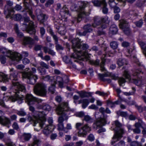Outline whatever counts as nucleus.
<instances>
[{"label":"nucleus","instance_id":"obj_45","mask_svg":"<svg viewBox=\"0 0 146 146\" xmlns=\"http://www.w3.org/2000/svg\"><path fill=\"white\" fill-rule=\"evenodd\" d=\"M118 44L116 42L113 41L110 43V46L111 48L113 49H116L118 47Z\"/></svg>","mask_w":146,"mask_h":146},{"label":"nucleus","instance_id":"obj_15","mask_svg":"<svg viewBox=\"0 0 146 146\" xmlns=\"http://www.w3.org/2000/svg\"><path fill=\"white\" fill-rule=\"evenodd\" d=\"M23 74L24 77L27 78V82L30 84H34L38 79L37 75L33 74L31 72H25Z\"/></svg>","mask_w":146,"mask_h":146},{"label":"nucleus","instance_id":"obj_34","mask_svg":"<svg viewBox=\"0 0 146 146\" xmlns=\"http://www.w3.org/2000/svg\"><path fill=\"white\" fill-rule=\"evenodd\" d=\"M25 9L27 10V12H29V15L31 16L33 19H34L35 18V16L34 15H33V11H32V8L31 6H25Z\"/></svg>","mask_w":146,"mask_h":146},{"label":"nucleus","instance_id":"obj_46","mask_svg":"<svg viewBox=\"0 0 146 146\" xmlns=\"http://www.w3.org/2000/svg\"><path fill=\"white\" fill-rule=\"evenodd\" d=\"M134 23L137 27L140 28L141 27L143 24V20L142 19H141L139 21L134 22Z\"/></svg>","mask_w":146,"mask_h":146},{"label":"nucleus","instance_id":"obj_40","mask_svg":"<svg viewBox=\"0 0 146 146\" xmlns=\"http://www.w3.org/2000/svg\"><path fill=\"white\" fill-rule=\"evenodd\" d=\"M54 78L55 79V76L50 77L49 76H45L43 77V79L44 80L51 82V83H53V80Z\"/></svg>","mask_w":146,"mask_h":146},{"label":"nucleus","instance_id":"obj_37","mask_svg":"<svg viewBox=\"0 0 146 146\" xmlns=\"http://www.w3.org/2000/svg\"><path fill=\"white\" fill-rule=\"evenodd\" d=\"M11 18H13V19L16 21H19L22 18V15L19 14H16L13 16H12L11 14V16L10 17Z\"/></svg>","mask_w":146,"mask_h":146},{"label":"nucleus","instance_id":"obj_56","mask_svg":"<svg viewBox=\"0 0 146 146\" xmlns=\"http://www.w3.org/2000/svg\"><path fill=\"white\" fill-rule=\"evenodd\" d=\"M53 0H48L45 4V6L47 7L52 4L54 3Z\"/></svg>","mask_w":146,"mask_h":146},{"label":"nucleus","instance_id":"obj_62","mask_svg":"<svg viewBox=\"0 0 146 146\" xmlns=\"http://www.w3.org/2000/svg\"><path fill=\"white\" fill-rule=\"evenodd\" d=\"M125 143L123 141H120L117 144L113 146H125Z\"/></svg>","mask_w":146,"mask_h":146},{"label":"nucleus","instance_id":"obj_63","mask_svg":"<svg viewBox=\"0 0 146 146\" xmlns=\"http://www.w3.org/2000/svg\"><path fill=\"white\" fill-rule=\"evenodd\" d=\"M41 36L42 37L45 33V30L43 27H41L40 29Z\"/></svg>","mask_w":146,"mask_h":146},{"label":"nucleus","instance_id":"obj_19","mask_svg":"<svg viewBox=\"0 0 146 146\" xmlns=\"http://www.w3.org/2000/svg\"><path fill=\"white\" fill-rule=\"evenodd\" d=\"M36 13L37 19L40 23H43L47 20L48 16L45 14H43L40 9H36Z\"/></svg>","mask_w":146,"mask_h":146},{"label":"nucleus","instance_id":"obj_16","mask_svg":"<svg viewBox=\"0 0 146 146\" xmlns=\"http://www.w3.org/2000/svg\"><path fill=\"white\" fill-rule=\"evenodd\" d=\"M141 73V70L135 69L133 74V77H135L137 78V79L136 78H133V82L137 86H139L143 84L144 81L141 80V78L139 77V75Z\"/></svg>","mask_w":146,"mask_h":146},{"label":"nucleus","instance_id":"obj_35","mask_svg":"<svg viewBox=\"0 0 146 146\" xmlns=\"http://www.w3.org/2000/svg\"><path fill=\"white\" fill-rule=\"evenodd\" d=\"M111 74V73H110L109 72H106L102 74H98V76L101 80L102 81H105L106 79L104 78V77L110 76Z\"/></svg>","mask_w":146,"mask_h":146},{"label":"nucleus","instance_id":"obj_8","mask_svg":"<svg viewBox=\"0 0 146 146\" xmlns=\"http://www.w3.org/2000/svg\"><path fill=\"white\" fill-rule=\"evenodd\" d=\"M83 123H77L75 125V128L78 131V136L79 137H85L87 133V132L91 131V127L86 124L82 126Z\"/></svg>","mask_w":146,"mask_h":146},{"label":"nucleus","instance_id":"obj_49","mask_svg":"<svg viewBox=\"0 0 146 146\" xmlns=\"http://www.w3.org/2000/svg\"><path fill=\"white\" fill-rule=\"evenodd\" d=\"M132 89L133 90L132 92H124V94L126 96H129L131 95H134L135 94V89L134 87L132 88Z\"/></svg>","mask_w":146,"mask_h":146},{"label":"nucleus","instance_id":"obj_23","mask_svg":"<svg viewBox=\"0 0 146 146\" xmlns=\"http://www.w3.org/2000/svg\"><path fill=\"white\" fill-rule=\"evenodd\" d=\"M143 121L141 119H139L138 121L135 123V128L132 129L133 133L136 134H139L141 132V130L139 129L141 127Z\"/></svg>","mask_w":146,"mask_h":146},{"label":"nucleus","instance_id":"obj_36","mask_svg":"<svg viewBox=\"0 0 146 146\" xmlns=\"http://www.w3.org/2000/svg\"><path fill=\"white\" fill-rule=\"evenodd\" d=\"M110 30L111 33L113 34H116L117 32L118 29L117 26L115 25H113L110 27Z\"/></svg>","mask_w":146,"mask_h":146},{"label":"nucleus","instance_id":"obj_1","mask_svg":"<svg viewBox=\"0 0 146 146\" xmlns=\"http://www.w3.org/2000/svg\"><path fill=\"white\" fill-rule=\"evenodd\" d=\"M71 42L72 44V48L74 53L72 54L71 58L76 59L85 58L86 60H89L90 63L92 65L96 66L99 65V60H90V57L86 50L88 47V45L86 44H81L82 42L78 38L73 39Z\"/></svg>","mask_w":146,"mask_h":146},{"label":"nucleus","instance_id":"obj_41","mask_svg":"<svg viewBox=\"0 0 146 146\" xmlns=\"http://www.w3.org/2000/svg\"><path fill=\"white\" fill-rule=\"evenodd\" d=\"M31 137V135L30 133H24L23 135V138L26 141H28Z\"/></svg>","mask_w":146,"mask_h":146},{"label":"nucleus","instance_id":"obj_48","mask_svg":"<svg viewBox=\"0 0 146 146\" xmlns=\"http://www.w3.org/2000/svg\"><path fill=\"white\" fill-rule=\"evenodd\" d=\"M84 120L87 122H91L92 121V118L88 115H86L84 116Z\"/></svg>","mask_w":146,"mask_h":146},{"label":"nucleus","instance_id":"obj_22","mask_svg":"<svg viewBox=\"0 0 146 146\" xmlns=\"http://www.w3.org/2000/svg\"><path fill=\"white\" fill-rule=\"evenodd\" d=\"M54 128L53 125H47L44 127L43 133L46 135H47L53 131Z\"/></svg>","mask_w":146,"mask_h":146},{"label":"nucleus","instance_id":"obj_25","mask_svg":"<svg viewBox=\"0 0 146 146\" xmlns=\"http://www.w3.org/2000/svg\"><path fill=\"white\" fill-rule=\"evenodd\" d=\"M57 82L59 83V87L62 88L63 85L62 78L59 76L55 77V79L54 78L53 80V83L56 84Z\"/></svg>","mask_w":146,"mask_h":146},{"label":"nucleus","instance_id":"obj_3","mask_svg":"<svg viewBox=\"0 0 146 146\" xmlns=\"http://www.w3.org/2000/svg\"><path fill=\"white\" fill-rule=\"evenodd\" d=\"M88 4L86 2L79 1L71 5L70 8L72 10L77 11L79 13L77 17L73 18L72 22L73 23L76 22H79L82 18H84L88 15V14L85 11V8Z\"/></svg>","mask_w":146,"mask_h":146},{"label":"nucleus","instance_id":"obj_33","mask_svg":"<svg viewBox=\"0 0 146 146\" xmlns=\"http://www.w3.org/2000/svg\"><path fill=\"white\" fill-rule=\"evenodd\" d=\"M138 43L143 50V53L146 57V44L142 41H138Z\"/></svg>","mask_w":146,"mask_h":146},{"label":"nucleus","instance_id":"obj_42","mask_svg":"<svg viewBox=\"0 0 146 146\" xmlns=\"http://www.w3.org/2000/svg\"><path fill=\"white\" fill-rule=\"evenodd\" d=\"M118 101H116L114 102H113L110 100L107 101V104L108 106L111 108H113L115 106V104H118Z\"/></svg>","mask_w":146,"mask_h":146},{"label":"nucleus","instance_id":"obj_54","mask_svg":"<svg viewBox=\"0 0 146 146\" xmlns=\"http://www.w3.org/2000/svg\"><path fill=\"white\" fill-rule=\"evenodd\" d=\"M130 146H141V144L137 141H133L131 142L130 145Z\"/></svg>","mask_w":146,"mask_h":146},{"label":"nucleus","instance_id":"obj_57","mask_svg":"<svg viewBox=\"0 0 146 146\" xmlns=\"http://www.w3.org/2000/svg\"><path fill=\"white\" fill-rule=\"evenodd\" d=\"M6 58L5 56H1L0 61L2 64H4L5 63Z\"/></svg>","mask_w":146,"mask_h":146},{"label":"nucleus","instance_id":"obj_55","mask_svg":"<svg viewBox=\"0 0 146 146\" xmlns=\"http://www.w3.org/2000/svg\"><path fill=\"white\" fill-rule=\"evenodd\" d=\"M105 62V60H102V62H101L100 63V68H101V70L102 71H104L105 70V68H104V63Z\"/></svg>","mask_w":146,"mask_h":146},{"label":"nucleus","instance_id":"obj_59","mask_svg":"<svg viewBox=\"0 0 146 146\" xmlns=\"http://www.w3.org/2000/svg\"><path fill=\"white\" fill-rule=\"evenodd\" d=\"M62 29L61 27H59L58 31H59V34H60L61 35H64L66 33V31L65 30L64 28V29L62 31L61 30Z\"/></svg>","mask_w":146,"mask_h":146},{"label":"nucleus","instance_id":"obj_2","mask_svg":"<svg viewBox=\"0 0 146 146\" xmlns=\"http://www.w3.org/2000/svg\"><path fill=\"white\" fill-rule=\"evenodd\" d=\"M70 110L67 103H63L59 105L56 109V111L58 115H61L58 119V124L57 125L58 129L59 131H63L66 133L68 132L64 128L63 122L64 120H67L68 119L67 112Z\"/></svg>","mask_w":146,"mask_h":146},{"label":"nucleus","instance_id":"obj_60","mask_svg":"<svg viewBox=\"0 0 146 146\" xmlns=\"http://www.w3.org/2000/svg\"><path fill=\"white\" fill-rule=\"evenodd\" d=\"M12 127L14 129L18 130L19 129V126L17 123L16 122H15L13 123L12 125Z\"/></svg>","mask_w":146,"mask_h":146},{"label":"nucleus","instance_id":"obj_10","mask_svg":"<svg viewBox=\"0 0 146 146\" xmlns=\"http://www.w3.org/2000/svg\"><path fill=\"white\" fill-rule=\"evenodd\" d=\"M1 53L5 54L7 57L9 58L12 61L18 62L22 58L21 54L17 52H14L10 50H7L5 49H0Z\"/></svg>","mask_w":146,"mask_h":146},{"label":"nucleus","instance_id":"obj_31","mask_svg":"<svg viewBox=\"0 0 146 146\" xmlns=\"http://www.w3.org/2000/svg\"><path fill=\"white\" fill-rule=\"evenodd\" d=\"M14 29L17 34V36L19 38H21L23 36V33L20 32L19 30L18 25L17 24H15L14 26Z\"/></svg>","mask_w":146,"mask_h":146},{"label":"nucleus","instance_id":"obj_4","mask_svg":"<svg viewBox=\"0 0 146 146\" xmlns=\"http://www.w3.org/2000/svg\"><path fill=\"white\" fill-rule=\"evenodd\" d=\"M18 72L13 68L10 70L9 79L12 82V88L15 89H18L19 90L25 92L26 88L25 85L20 82L17 81Z\"/></svg>","mask_w":146,"mask_h":146},{"label":"nucleus","instance_id":"obj_53","mask_svg":"<svg viewBox=\"0 0 146 146\" xmlns=\"http://www.w3.org/2000/svg\"><path fill=\"white\" fill-rule=\"evenodd\" d=\"M42 108L43 110L48 111H50L51 110L50 106L48 104L43 106Z\"/></svg>","mask_w":146,"mask_h":146},{"label":"nucleus","instance_id":"obj_21","mask_svg":"<svg viewBox=\"0 0 146 146\" xmlns=\"http://www.w3.org/2000/svg\"><path fill=\"white\" fill-rule=\"evenodd\" d=\"M22 44L24 45H29V47L31 48L34 44L33 40L31 37H24Z\"/></svg>","mask_w":146,"mask_h":146},{"label":"nucleus","instance_id":"obj_58","mask_svg":"<svg viewBox=\"0 0 146 146\" xmlns=\"http://www.w3.org/2000/svg\"><path fill=\"white\" fill-rule=\"evenodd\" d=\"M118 82L119 85L120 86H122L123 84L125 82V81L124 78H120Z\"/></svg>","mask_w":146,"mask_h":146},{"label":"nucleus","instance_id":"obj_47","mask_svg":"<svg viewBox=\"0 0 146 146\" xmlns=\"http://www.w3.org/2000/svg\"><path fill=\"white\" fill-rule=\"evenodd\" d=\"M141 127L143 129L142 133L143 135H146V125L145 123L143 121Z\"/></svg>","mask_w":146,"mask_h":146},{"label":"nucleus","instance_id":"obj_13","mask_svg":"<svg viewBox=\"0 0 146 146\" xmlns=\"http://www.w3.org/2000/svg\"><path fill=\"white\" fill-rule=\"evenodd\" d=\"M94 5L95 6L99 7L102 6V12L104 14H107L108 12V9L107 8V4L106 0H94L92 1Z\"/></svg>","mask_w":146,"mask_h":146},{"label":"nucleus","instance_id":"obj_11","mask_svg":"<svg viewBox=\"0 0 146 146\" xmlns=\"http://www.w3.org/2000/svg\"><path fill=\"white\" fill-rule=\"evenodd\" d=\"M45 85L43 83L37 84L34 87V92L36 95L43 97H46L47 91Z\"/></svg>","mask_w":146,"mask_h":146},{"label":"nucleus","instance_id":"obj_6","mask_svg":"<svg viewBox=\"0 0 146 146\" xmlns=\"http://www.w3.org/2000/svg\"><path fill=\"white\" fill-rule=\"evenodd\" d=\"M108 18L107 17H104L95 16L94 18V22L92 24L93 27L95 28L100 26L98 28L99 30H103L106 29L107 27L106 23H108L109 21L108 20Z\"/></svg>","mask_w":146,"mask_h":146},{"label":"nucleus","instance_id":"obj_38","mask_svg":"<svg viewBox=\"0 0 146 146\" xmlns=\"http://www.w3.org/2000/svg\"><path fill=\"white\" fill-rule=\"evenodd\" d=\"M40 143L41 141L35 137L33 139V142L30 146H38Z\"/></svg>","mask_w":146,"mask_h":146},{"label":"nucleus","instance_id":"obj_14","mask_svg":"<svg viewBox=\"0 0 146 146\" xmlns=\"http://www.w3.org/2000/svg\"><path fill=\"white\" fill-rule=\"evenodd\" d=\"M20 90H19L18 89H15V94L14 96H12L9 97V99L12 102H14L16 101H18V103L20 104L23 102V100L24 99V97L23 95H19L17 93L20 94V92H25Z\"/></svg>","mask_w":146,"mask_h":146},{"label":"nucleus","instance_id":"obj_28","mask_svg":"<svg viewBox=\"0 0 146 146\" xmlns=\"http://www.w3.org/2000/svg\"><path fill=\"white\" fill-rule=\"evenodd\" d=\"M79 104L82 103V107L84 109L86 108L88 105L89 102L88 99H84L79 101Z\"/></svg>","mask_w":146,"mask_h":146},{"label":"nucleus","instance_id":"obj_5","mask_svg":"<svg viewBox=\"0 0 146 146\" xmlns=\"http://www.w3.org/2000/svg\"><path fill=\"white\" fill-rule=\"evenodd\" d=\"M45 115L43 112H37L33 117L29 115H28L27 119L29 121H33L34 122L33 126H35L36 124L38 123L39 126L42 128L45 124V122L46 120Z\"/></svg>","mask_w":146,"mask_h":146},{"label":"nucleus","instance_id":"obj_61","mask_svg":"<svg viewBox=\"0 0 146 146\" xmlns=\"http://www.w3.org/2000/svg\"><path fill=\"white\" fill-rule=\"evenodd\" d=\"M62 12H65V13L67 14H68L69 11L68 9L66 8V6H64V7L62 8V9H61Z\"/></svg>","mask_w":146,"mask_h":146},{"label":"nucleus","instance_id":"obj_51","mask_svg":"<svg viewBox=\"0 0 146 146\" xmlns=\"http://www.w3.org/2000/svg\"><path fill=\"white\" fill-rule=\"evenodd\" d=\"M17 113L19 115L22 116H24L26 115V113L23 110H21L17 111Z\"/></svg>","mask_w":146,"mask_h":146},{"label":"nucleus","instance_id":"obj_29","mask_svg":"<svg viewBox=\"0 0 146 146\" xmlns=\"http://www.w3.org/2000/svg\"><path fill=\"white\" fill-rule=\"evenodd\" d=\"M128 62L125 59L120 58L117 61V64L119 66H121L125 64L127 65Z\"/></svg>","mask_w":146,"mask_h":146},{"label":"nucleus","instance_id":"obj_7","mask_svg":"<svg viewBox=\"0 0 146 146\" xmlns=\"http://www.w3.org/2000/svg\"><path fill=\"white\" fill-rule=\"evenodd\" d=\"M114 123L116 127L113 129L114 130L115 133L111 142V145L113 144L120 139L122 137V135L124 133L123 130L121 128V124L117 120L115 121Z\"/></svg>","mask_w":146,"mask_h":146},{"label":"nucleus","instance_id":"obj_30","mask_svg":"<svg viewBox=\"0 0 146 146\" xmlns=\"http://www.w3.org/2000/svg\"><path fill=\"white\" fill-rule=\"evenodd\" d=\"M43 49L44 52L46 53L47 52L52 56H54L55 55V52L51 49L49 48L46 47H43Z\"/></svg>","mask_w":146,"mask_h":146},{"label":"nucleus","instance_id":"obj_50","mask_svg":"<svg viewBox=\"0 0 146 146\" xmlns=\"http://www.w3.org/2000/svg\"><path fill=\"white\" fill-rule=\"evenodd\" d=\"M130 15H131V16H130V18L133 19H136L137 17V14L134 12L133 11H131L130 12Z\"/></svg>","mask_w":146,"mask_h":146},{"label":"nucleus","instance_id":"obj_64","mask_svg":"<svg viewBox=\"0 0 146 146\" xmlns=\"http://www.w3.org/2000/svg\"><path fill=\"white\" fill-rule=\"evenodd\" d=\"M110 76L112 79L114 80H117L118 78L117 75L115 74H112L111 73Z\"/></svg>","mask_w":146,"mask_h":146},{"label":"nucleus","instance_id":"obj_20","mask_svg":"<svg viewBox=\"0 0 146 146\" xmlns=\"http://www.w3.org/2000/svg\"><path fill=\"white\" fill-rule=\"evenodd\" d=\"M92 27H93L92 24V25L90 24H87L84 27V31L82 33L79 32L78 33L80 36H85L87 33L92 32L93 30Z\"/></svg>","mask_w":146,"mask_h":146},{"label":"nucleus","instance_id":"obj_26","mask_svg":"<svg viewBox=\"0 0 146 146\" xmlns=\"http://www.w3.org/2000/svg\"><path fill=\"white\" fill-rule=\"evenodd\" d=\"M106 118H101L98 120L96 123L97 126L99 127L104 125L106 123Z\"/></svg>","mask_w":146,"mask_h":146},{"label":"nucleus","instance_id":"obj_52","mask_svg":"<svg viewBox=\"0 0 146 146\" xmlns=\"http://www.w3.org/2000/svg\"><path fill=\"white\" fill-rule=\"evenodd\" d=\"M123 75L126 78L130 80H131V78L130 77V75L127 71L125 70L124 71L123 73Z\"/></svg>","mask_w":146,"mask_h":146},{"label":"nucleus","instance_id":"obj_17","mask_svg":"<svg viewBox=\"0 0 146 146\" xmlns=\"http://www.w3.org/2000/svg\"><path fill=\"white\" fill-rule=\"evenodd\" d=\"M119 27L125 34L127 35L129 34L130 30L128 23L127 21L125 20H120Z\"/></svg>","mask_w":146,"mask_h":146},{"label":"nucleus","instance_id":"obj_44","mask_svg":"<svg viewBox=\"0 0 146 146\" xmlns=\"http://www.w3.org/2000/svg\"><path fill=\"white\" fill-rule=\"evenodd\" d=\"M63 60L66 63L71 65L72 64L70 60L67 56H64L63 58Z\"/></svg>","mask_w":146,"mask_h":146},{"label":"nucleus","instance_id":"obj_43","mask_svg":"<svg viewBox=\"0 0 146 146\" xmlns=\"http://www.w3.org/2000/svg\"><path fill=\"white\" fill-rule=\"evenodd\" d=\"M51 86L49 87L48 90L52 94H53L54 93L55 91V84L53 83H51Z\"/></svg>","mask_w":146,"mask_h":146},{"label":"nucleus","instance_id":"obj_32","mask_svg":"<svg viewBox=\"0 0 146 146\" xmlns=\"http://www.w3.org/2000/svg\"><path fill=\"white\" fill-rule=\"evenodd\" d=\"M9 80L6 75L2 72H0V82H7L9 81Z\"/></svg>","mask_w":146,"mask_h":146},{"label":"nucleus","instance_id":"obj_27","mask_svg":"<svg viewBox=\"0 0 146 146\" xmlns=\"http://www.w3.org/2000/svg\"><path fill=\"white\" fill-rule=\"evenodd\" d=\"M77 93L79 94L80 96L82 98L91 96L92 95V93L91 92H88L82 91L77 92Z\"/></svg>","mask_w":146,"mask_h":146},{"label":"nucleus","instance_id":"obj_12","mask_svg":"<svg viewBox=\"0 0 146 146\" xmlns=\"http://www.w3.org/2000/svg\"><path fill=\"white\" fill-rule=\"evenodd\" d=\"M6 5L4 7V13L6 18H8L11 16V13L14 12V8L12 7L13 2L10 0H8L6 1Z\"/></svg>","mask_w":146,"mask_h":146},{"label":"nucleus","instance_id":"obj_9","mask_svg":"<svg viewBox=\"0 0 146 146\" xmlns=\"http://www.w3.org/2000/svg\"><path fill=\"white\" fill-rule=\"evenodd\" d=\"M22 26L28 33L31 34L35 33L36 30L34 27L33 22L30 21L29 17H25L24 22L22 24Z\"/></svg>","mask_w":146,"mask_h":146},{"label":"nucleus","instance_id":"obj_39","mask_svg":"<svg viewBox=\"0 0 146 146\" xmlns=\"http://www.w3.org/2000/svg\"><path fill=\"white\" fill-rule=\"evenodd\" d=\"M38 4L39 2L38 0H34ZM32 3L31 0H24V4L25 6H31Z\"/></svg>","mask_w":146,"mask_h":146},{"label":"nucleus","instance_id":"obj_18","mask_svg":"<svg viewBox=\"0 0 146 146\" xmlns=\"http://www.w3.org/2000/svg\"><path fill=\"white\" fill-rule=\"evenodd\" d=\"M26 102L30 106L33 104L34 102H36L38 103L41 102L42 100L33 96L32 95L27 94L26 96Z\"/></svg>","mask_w":146,"mask_h":146},{"label":"nucleus","instance_id":"obj_24","mask_svg":"<svg viewBox=\"0 0 146 146\" xmlns=\"http://www.w3.org/2000/svg\"><path fill=\"white\" fill-rule=\"evenodd\" d=\"M0 123L9 128L10 126L11 121L10 119L7 117L2 118L0 117Z\"/></svg>","mask_w":146,"mask_h":146}]
</instances>
